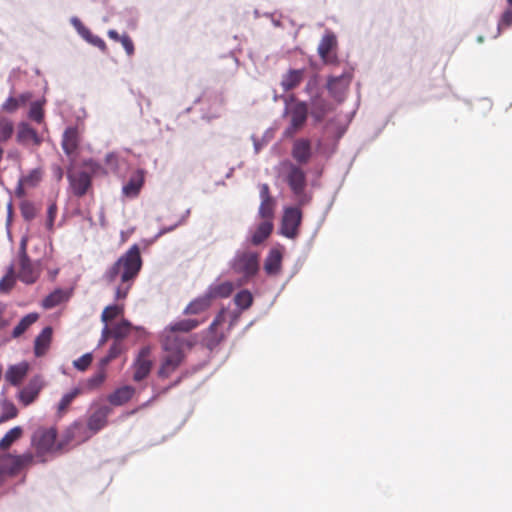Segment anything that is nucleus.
Returning <instances> with one entry per match:
<instances>
[{"instance_id":"obj_4","label":"nucleus","mask_w":512,"mask_h":512,"mask_svg":"<svg viewBox=\"0 0 512 512\" xmlns=\"http://www.w3.org/2000/svg\"><path fill=\"white\" fill-rule=\"evenodd\" d=\"M284 104L283 116L290 115L291 119L283 135L289 138L293 137L305 126L309 116V105L308 102L298 100L294 95L284 97Z\"/></svg>"},{"instance_id":"obj_33","label":"nucleus","mask_w":512,"mask_h":512,"mask_svg":"<svg viewBox=\"0 0 512 512\" xmlns=\"http://www.w3.org/2000/svg\"><path fill=\"white\" fill-rule=\"evenodd\" d=\"M39 318V314L36 312L25 315L18 324L12 330L11 336L13 338L20 337L32 324H34Z\"/></svg>"},{"instance_id":"obj_8","label":"nucleus","mask_w":512,"mask_h":512,"mask_svg":"<svg viewBox=\"0 0 512 512\" xmlns=\"http://www.w3.org/2000/svg\"><path fill=\"white\" fill-rule=\"evenodd\" d=\"M28 237L23 236L19 243L18 258H19V279L25 284H33L39 277V272L36 270L34 264L27 254Z\"/></svg>"},{"instance_id":"obj_35","label":"nucleus","mask_w":512,"mask_h":512,"mask_svg":"<svg viewBox=\"0 0 512 512\" xmlns=\"http://www.w3.org/2000/svg\"><path fill=\"white\" fill-rule=\"evenodd\" d=\"M234 303L241 310L250 308L253 304V295L251 291L248 289H242L237 292L234 296Z\"/></svg>"},{"instance_id":"obj_23","label":"nucleus","mask_w":512,"mask_h":512,"mask_svg":"<svg viewBox=\"0 0 512 512\" xmlns=\"http://www.w3.org/2000/svg\"><path fill=\"white\" fill-rule=\"evenodd\" d=\"M53 329L51 326H46L39 333V335L34 340V354L37 357L43 356L48 348L50 347L52 341Z\"/></svg>"},{"instance_id":"obj_3","label":"nucleus","mask_w":512,"mask_h":512,"mask_svg":"<svg viewBox=\"0 0 512 512\" xmlns=\"http://www.w3.org/2000/svg\"><path fill=\"white\" fill-rule=\"evenodd\" d=\"M229 269L238 278L236 287H242L254 280L260 272V254L248 248L237 249L227 263Z\"/></svg>"},{"instance_id":"obj_22","label":"nucleus","mask_w":512,"mask_h":512,"mask_svg":"<svg viewBox=\"0 0 512 512\" xmlns=\"http://www.w3.org/2000/svg\"><path fill=\"white\" fill-rule=\"evenodd\" d=\"M72 290L56 288L42 300L44 309H52L70 299Z\"/></svg>"},{"instance_id":"obj_57","label":"nucleus","mask_w":512,"mask_h":512,"mask_svg":"<svg viewBox=\"0 0 512 512\" xmlns=\"http://www.w3.org/2000/svg\"><path fill=\"white\" fill-rule=\"evenodd\" d=\"M104 327L102 329V333H101V339L99 341V346L104 344L109 337H112V332H111V329L110 327L108 326V324L104 323Z\"/></svg>"},{"instance_id":"obj_64","label":"nucleus","mask_w":512,"mask_h":512,"mask_svg":"<svg viewBox=\"0 0 512 512\" xmlns=\"http://www.w3.org/2000/svg\"><path fill=\"white\" fill-rule=\"evenodd\" d=\"M220 116V112L218 110L212 111L209 110L206 112V114L203 116L204 119H207L208 121L218 118Z\"/></svg>"},{"instance_id":"obj_26","label":"nucleus","mask_w":512,"mask_h":512,"mask_svg":"<svg viewBox=\"0 0 512 512\" xmlns=\"http://www.w3.org/2000/svg\"><path fill=\"white\" fill-rule=\"evenodd\" d=\"M144 184V173L142 170L132 175L127 183L123 186L122 192L127 197H136Z\"/></svg>"},{"instance_id":"obj_45","label":"nucleus","mask_w":512,"mask_h":512,"mask_svg":"<svg viewBox=\"0 0 512 512\" xmlns=\"http://www.w3.org/2000/svg\"><path fill=\"white\" fill-rule=\"evenodd\" d=\"M21 215L26 221H31L36 216V209L32 202L23 201L20 205Z\"/></svg>"},{"instance_id":"obj_17","label":"nucleus","mask_w":512,"mask_h":512,"mask_svg":"<svg viewBox=\"0 0 512 512\" xmlns=\"http://www.w3.org/2000/svg\"><path fill=\"white\" fill-rule=\"evenodd\" d=\"M291 156L298 166L307 164L312 157V146L310 140L299 138L294 141L291 149Z\"/></svg>"},{"instance_id":"obj_58","label":"nucleus","mask_w":512,"mask_h":512,"mask_svg":"<svg viewBox=\"0 0 512 512\" xmlns=\"http://www.w3.org/2000/svg\"><path fill=\"white\" fill-rule=\"evenodd\" d=\"M222 338H223L222 336H217V335L209 338L206 341L207 348L210 350H213L222 341Z\"/></svg>"},{"instance_id":"obj_47","label":"nucleus","mask_w":512,"mask_h":512,"mask_svg":"<svg viewBox=\"0 0 512 512\" xmlns=\"http://www.w3.org/2000/svg\"><path fill=\"white\" fill-rule=\"evenodd\" d=\"M346 131L347 125H339L336 127L334 132L335 143L333 148L328 153L324 152L326 154V157H330L335 152L338 141L343 137Z\"/></svg>"},{"instance_id":"obj_32","label":"nucleus","mask_w":512,"mask_h":512,"mask_svg":"<svg viewBox=\"0 0 512 512\" xmlns=\"http://www.w3.org/2000/svg\"><path fill=\"white\" fill-rule=\"evenodd\" d=\"M83 429L82 423L76 421L70 427H68L63 433L60 441L56 445V449L62 450L66 445H68L72 440H74L78 433Z\"/></svg>"},{"instance_id":"obj_16","label":"nucleus","mask_w":512,"mask_h":512,"mask_svg":"<svg viewBox=\"0 0 512 512\" xmlns=\"http://www.w3.org/2000/svg\"><path fill=\"white\" fill-rule=\"evenodd\" d=\"M70 24L74 27L77 34L85 40L87 43L97 47L102 52L106 50V44L102 38L97 35L92 34V32L82 23V21L77 16H72L70 18Z\"/></svg>"},{"instance_id":"obj_30","label":"nucleus","mask_w":512,"mask_h":512,"mask_svg":"<svg viewBox=\"0 0 512 512\" xmlns=\"http://www.w3.org/2000/svg\"><path fill=\"white\" fill-rule=\"evenodd\" d=\"M212 302L206 292L197 298L193 299L184 309L183 314L185 315H197L211 306Z\"/></svg>"},{"instance_id":"obj_25","label":"nucleus","mask_w":512,"mask_h":512,"mask_svg":"<svg viewBox=\"0 0 512 512\" xmlns=\"http://www.w3.org/2000/svg\"><path fill=\"white\" fill-rule=\"evenodd\" d=\"M234 290V284L230 281H224L222 283H212L205 290L206 294L210 298L211 302L218 298L229 297Z\"/></svg>"},{"instance_id":"obj_43","label":"nucleus","mask_w":512,"mask_h":512,"mask_svg":"<svg viewBox=\"0 0 512 512\" xmlns=\"http://www.w3.org/2000/svg\"><path fill=\"white\" fill-rule=\"evenodd\" d=\"M122 313V308L117 305H109L107 306L102 314H101V321L108 324V321L114 319L119 314Z\"/></svg>"},{"instance_id":"obj_44","label":"nucleus","mask_w":512,"mask_h":512,"mask_svg":"<svg viewBox=\"0 0 512 512\" xmlns=\"http://www.w3.org/2000/svg\"><path fill=\"white\" fill-rule=\"evenodd\" d=\"M14 132L13 123L9 120L0 121V141L5 142L11 138Z\"/></svg>"},{"instance_id":"obj_36","label":"nucleus","mask_w":512,"mask_h":512,"mask_svg":"<svg viewBox=\"0 0 512 512\" xmlns=\"http://www.w3.org/2000/svg\"><path fill=\"white\" fill-rule=\"evenodd\" d=\"M22 428L15 426L10 429L0 440V449H8L14 442H16L22 435Z\"/></svg>"},{"instance_id":"obj_12","label":"nucleus","mask_w":512,"mask_h":512,"mask_svg":"<svg viewBox=\"0 0 512 512\" xmlns=\"http://www.w3.org/2000/svg\"><path fill=\"white\" fill-rule=\"evenodd\" d=\"M44 387V381L40 375H35L29 382L19 391V401L24 405L28 406L32 404L38 397L40 391Z\"/></svg>"},{"instance_id":"obj_49","label":"nucleus","mask_w":512,"mask_h":512,"mask_svg":"<svg viewBox=\"0 0 512 512\" xmlns=\"http://www.w3.org/2000/svg\"><path fill=\"white\" fill-rule=\"evenodd\" d=\"M274 202H261L259 206V215L262 218H271L273 217V206Z\"/></svg>"},{"instance_id":"obj_27","label":"nucleus","mask_w":512,"mask_h":512,"mask_svg":"<svg viewBox=\"0 0 512 512\" xmlns=\"http://www.w3.org/2000/svg\"><path fill=\"white\" fill-rule=\"evenodd\" d=\"M62 149L66 155H71L78 147V130L76 127H67L62 136Z\"/></svg>"},{"instance_id":"obj_40","label":"nucleus","mask_w":512,"mask_h":512,"mask_svg":"<svg viewBox=\"0 0 512 512\" xmlns=\"http://www.w3.org/2000/svg\"><path fill=\"white\" fill-rule=\"evenodd\" d=\"M14 284V267L10 265L7 274L0 280V292L8 293L13 288Z\"/></svg>"},{"instance_id":"obj_52","label":"nucleus","mask_w":512,"mask_h":512,"mask_svg":"<svg viewBox=\"0 0 512 512\" xmlns=\"http://www.w3.org/2000/svg\"><path fill=\"white\" fill-rule=\"evenodd\" d=\"M198 369H199V367L195 366V367H193V369L191 371L190 370L183 371L182 374L173 383H171L168 387H166L163 391L167 392L170 388L179 385L184 378H187L192 373L197 372Z\"/></svg>"},{"instance_id":"obj_13","label":"nucleus","mask_w":512,"mask_h":512,"mask_svg":"<svg viewBox=\"0 0 512 512\" xmlns=\"http://www.w3.org/2000/svg\"><path fill=\"white\" fill-rule=\"evenodd\" d=\"M337 46V38L333 32H326L318 45L317 51L325 64H335L337 56L331 55L330 52Z\"/></svg>"},{"instance_id":"obj_46","label":"nucleus","mask_w":512,"mask_h":512,"mask_svg":"<svg viewBox=\"0 0 512 512\" xmlns=\"http://www.w3.org/2000/svg\"><path fill=\"white\" fill-rule=\"evenodd\" d=\"M18 410L14 404L10 403L4 407L3 413L0 415V423L8 421L17 416Z\"/></svg>"},{"instance_id":"obj_7","label":"nucleus","mask_w":512,"mask_h":512,"mask_svg":"<svg viewBox=\"0 0 512 512\" xmlns=\"http://www.w3.org/2000/svg\"><path fill=\"white\" fill-rule=\"evenodd\" d=\"M302 218L303 214L299 207H285L281 219L279 233L288 239H295L298 236Z\"/></svg>"},{"instance_id":"obj_59","label":"nucleus","mask_w":512,"mask_h":512,"mask_svg":"<svg viewBox=\"0 0 512 512\" xmlns=\"http://www.w3.org/2000/svg\"><path fill=\"white\" fill-rule=\"evenodd\" d=\"M227 313V310L225 308H222L215 316L213 321L216 322L217 325L222 324L226 320Z\"/></svg>"},{"instance_id":"obj_18","label":"nucleus","mask_w":512,"mask_h":512,"mask_svg":"<svg viewBox=\"0 0 512 512\" xmlns=\"http://www.w3.org/2000/svg\"><path fill=\"white\" fill-rule=\"evenodd\" d=\"M16 140L23 146L28 145L30 142H33L35 145H40L42 142L37 131L24 121L20 122L17 126Z\"/></svg>"},{"instance_id":"obj_37","label":"nucleus","mask_w":512,"mask_h":512,"mask_svg":"<svg viewBox=\"0 0 512 512\" xmlns=\"http://www.w3.org/2000/svg\"><path fill=\"white\" fill-rule=\"evenodd\" d=\"M106 379V371L97 367V371L89 377L85 382V388L88 390H94L101 386Z\"/></svg>"},{"instance_id":"obj_2","label":"nucleus","mask_w":512,"mask_h":512,"mask_svg":"<svg viewBox=\"0 0 512 512\" xmlns=\"http://www.w3.org/2000/svg\"><path fill=\"white\" fill-rule=\"evenodd\" d=\"M142 264L140 247L138 244H133L105 271L102 279L109 284L113 283L120 275L121 284L115 289L116 300L127 297L132 282L141 271Z\"/></svg>"},{"instance_id":"obj_54","label":"nucleus","mask_w":512,"mask_h":512,"mask_svg":"<svg viewBox=\"0 0 512 512\" xmlns=\"http://www.w3.org/2000/svg\"><path fill=\"white\" fill-rule=\"evenodd\" d=\"M259 196L261 202H274V199L270 195L269 186L266 183L261 184Z\"/></svg>"},{"instance_id":"obj_24","label":"nucleus","mask_w":512,"mask_h":512,"mask_svg":"<svg viewBox=\"0 0 512 512\" xmlns=\"http://www.w3.org/2000/svg\"><path fill=\"white\" fill-rule=\"evenodd\" d=\"M29 365L23 361L21 363L11 365L5 373V379L13 386H19L23 378L27 375Z\"/></svg>"},{"instance_id":"obj_9","label":"nucleus","mask_w":512,"mask_h":512,"mask_svg":"<svg viewBox=\"0 0 512 512\" xmlns=\"http://www.w3.org/2000/svg\"><path fill=\"white\" fill-rule=\"evenodd\" d=\"M353 79L352 70H344L340 75H330L327 78L326 88L330 96L337 101L342 103L345 100V93Z\"/></svg>"},{"instance_id":"obj_39","label":"nucleus","mask_w":512,"mask_h":512,"mask_svg":"<svg viewBox=\"0 0 512 512\" xmlns=\"http://www.w3.org/2000/svg\"><path fill=\"white\" fill-rule=\"evenodd\" d=\"M45 100H37L30 104L28 117L37 123H41L44 119L43 104Z\"/></svg>"},{"instance_id":"obj_41","label":"nucleus","mask_w":512,"mask_h":512,"mask_svg":"<svg viewBox=\"0 0 512 512\" xmlns=\"http://www.w3.org/2000/svg\"><path fill=\"white\" fill-rule=\"evenodd\" d=\"M93 361V354L91 352H87L83 354L81 357L73 361V367L80 372H84L88 369Z\"/></svg>"},{"instance_id":"obj_63","label":"nucleus","mask_w":512,"mask_h":512,"mask_svg":"<svg viewBox=\"0 0 512 512\" xmlns=\"http://www.w3.org/2000/svg\"><path fill=\"white\" fill-rule=\"evenodd\" d=\"M24 185V182L21 179H19L15 189V194L19 198L25 195Z\"/></svg>"},{"instance_id":"obj_53","label":"nucleus","mask_w":512,"mask_h":512,"mask_svg":"<svg viewBox=\"0 0 512 512\" xmlns=\"http://www.w3.org/2000/svg\"><path fill=\"white\" fill-rule=\"evenodd\" d=\"M317 87H318V75H313L305 86V91L310 94V96L317 93Z\"/></svg>"},{"instance_id":"obj_60","label":"nucleus","mask_w":512,"mask_h":512,"mask_svg":"<svg viewBox=\"0 0 512 512\" xmlns=\"http://www.w3.org/2000/svg\"><path fill=\"white\" fill-rule=\"evenodd\" d=\"M6 309V305L2 302H0V330L8 326L9 321L4 319L3 313Z\"/></svg>"},{"instance_id":"obj_51","label":"nucleus","mask_w":512,"mask_h":512,"mask_svg":"<svg viewBox=\"0 0 512 512\" xmlns=\"http://www.w3.org/2000/svg\"><path fill=\"white\" fill-rule=\"evenodd\" d=\"M512 24V10L507 9L503 12L499 22L498 29L500 30L503 27H509Z\"/></svg>"},{"instance_id":"obj_14","label":"nucleus","mask_w":512,"mask_h":512,"mask_svg":"<svg viewBox=\"0 0 512 512\" xmlns=\"http://www.w3.org/2000/svg\"><path fill=\"white\" fill-rule=\"evenodd\" d=\"M111 413V408L103 405L98 407L87 420V428L90 431V435L86 436V439L92 435L98 433L107 425V418Z\"/></svg>"},{"instance_id":"obj_29","label":"nucleus","mask_w":512,"mask_h":512,"mask_svg":"<svg viewBox=\"0 0 512 512\" xmlns=\"http://www.w3.org/2000/svg\"><path fill=\"white\" fill-rule=\"evenodd\" d=\"M304 69H290L282 76L280 85L285 92L296 88L304 78Z\"/></svg>"},{"instance_id":"obj_34","label":"nucleus","mask_w":512,"mask_h":512,"mask_svg":"<svg viewBox=\"0 0 512 512\" xmlns=\"http://www.w3.org/2000/svg\"><path fill=\"white\" fill-rule=\"evenodd\" d=\"M123 351L122 344L119 342H114L107 354L102 357L98 362V367L106 371V367L109 365V363L117 358Z\"/></svg>"},{"instance_id":"obj_38","label":"nucleus","mask_w":512,"mask_h":512,"mask_svg":"<svg viewBox=\"0 0 512 512\" xmlns=\"http://www.w3.org/2000/svg\"><path fill=\"white\" fill-rule=\"evenodd\" d=\"M81 393V389L79 387H74L73 389H71L69 392L65 393L58 405H57V409H58V412L59 413H62L64 412L68 407L69 405L73 402V400Z\"/></svg>"},{"instance_id":"obj_48","label":"nucleus","mask_w":512,"mask_h":512,"mask_svg":"<svg viewBox=\"0 0 512 512\" xmlns=\"http://www.w3.org/2000/svg\"><path fill=\"white\" fill-rule=\"evenodd\" d=\"M120 43L122 44L128 56H132L134 54V43L128 34L124 33L121 35Z\"/></svg>"},{"instance_id":"obj_20","label":"nucleus","mask_w":512,"mask_h":512,"mask_svg":"<svg viewBox=\"0 0 512 512\" xmlns=\"http://www.w3.org/2000/svg\"><path fill=\"white\" fill-rule=\"evenodd\" d=\"M283 254L279 248H271L264 260V270L270 275H276L282 267Z\"/></svg>"},{"instance_id":"obj_61","label":"nucleus","mask_w":512,"mask_h":512,"mask_svg":"<svg viewBox=\"0 0 512 512\" xmlns=\"http://www.w3.org/2000/svg\"><path fill=\"white\" fill-rule=\"evenodd\" d=\"M251 139L253 141L254 152L255 154H258L265 145V143L262 140L257 139L255 135H252Z\"/></svg>"},{"instance_id":"obj_1","label":"nucleus","mask_w":512,"mask_h":512,"mask_svg":"<svg viewBox=\"0 0 512 512\" xmlns=\"http://www.w3.org/2000/svg\"><path fill=\"white\" fill-rule=\"evenodd\" d=\"M196 319H182L167 325L160 333V342L165 355L157 371L158 377L165 379L175 372L185 361L187 352L197 343V335L179 336L177 332L188 333L198 327Z\"/></svg>"},{"instance_id":"obj_56","label":"nucleus","mask_w":512,"mask_h":512,"mask_svg":"<svg viewBox=\"0 0 512 512\" xmlns=\"http://www.w3.org/2000/svg\"><path fill=\"white\" fill-rule=\"evenodd\" d=\"M178 227V224H176V222L170 226H163L162 228H160V230L158 231V233L154 236L153 240L152 241H155L157 240L159 237L169 233V232H172L174 231L176 228Z\"/></svg>"},{"instance_id":"obj_5","label":"nucleus","mask_w":512,"mask_h":512,"mask_svg":"<svg viewBox=\"0 0 512 512\" xmlns=\"http://www.w3.org/2000/svg\"><path fill=\"white\" fill-rule=\"evenodd\" d=\"M287 169L285 174V181L294 194L299 205H304L310 201V198L305 192L307 186V177L304 170L297 164L285 160L281 164Z\"/></svg>"},{"instance_id":"obj_31","label":"nucleus","mask_w":512,"mask_h":512,"mask_svg":"<svg viewBox=\"0 0 512 512\" xmlns=\"http://www.w3.org/2000/svg\"><path fill=\"white\" fill-rule=\"evenodd\" d=\"M114 342H119L125 339L132 330V323L127 319H122L120 322L110 327Z\"/></svg>"},{"instance_id":"obj_62","label":"nucleus","mask_w":512,"mask_h":512,"mask_svg":"<svg viewBox=\"0 0 512 512\" xmlns=\"http://www.w3.org/2000/svg\"><path fill=\"white\" fill-rule=\"evenodd\" d=\"M57 214V205L55 202H52L47 209V219H55Z\"/></svg>"},{"instance_id":"obj_55","label":"nucleus","mask_w":512,"mask_h":512,"mask_svg":"<svg viewBox=\"0 0 512 512\" xmlns=\"http://www.w3.org/2000/svg\"><path fill=\"white\" fill-rule=\"evenodd\" d=\"M33 97L31 92H23L16 97L19 108L26 105Z\"/></svg>"},{"instance_id":"obj_21","label":"nucleus","mask_w":512,"mask_h":512,"mask_svg":"<svg viewBox=\"0 0 512 512\" xmlns=\"http://www.w3.org/2000/svg\"><path fill=\"white\" fill-rule=\"evenodd\" d=\"M308 105L310 108L309 114H311L315 122H321L328 111L327 101L321 95L316 93L310 97Z\"/></svg>"},{"instance_id":"obj_10","label":"nucleus","mask_w":512,"mask_h":512,"mask_svg":"<svg viewBox=\"0 0 512 512\" xmlns=\"http://www.w3.org/2000/svg\"><path fill=\"white\" fill-rule=\"evenodd\" d=\"M33 455L31 453H24L21 455H12L10 453L4 455L0 462V476L18 474L25 466L31 464Z\"/></svg>"},{"instance_id":"obj_11","label":"nucleus","mask_w":512,"mask_h":512,"mask_svg":"<svg viewBox=\"0 0 512 512\" xmlns=\"http://www.w3.org/2000/svg\"><path fill=\"white\" fill-rule=\"evenodd\" d=\"M151 348L149 346L142 347L133 361L132 367L135 369L133 380L140 382L144 380L151 372L153 363L149 359Z\"/></svg>"},{"instance_id":"obj_15","label":"nucleus","mask_w":512,"mask_h":512,"mask_svg":"<svg viewBox=\"0 0 512 512\" xmlns=\"http://www.w3.org/2000/svg\"><path fill=\"white\" fill-rule=\"evenodd\" d=\"M67 179L74 195L77 197L84 196L92 184V178L86 171H80L76 174L68 172Z\"/></svg>"},{"instance_id":"obj_19","label":"nucleus","mask_w":512,"mask_h":512,"mask_svg":"<svg viewBox=\"0 0 512 512\" xmlns=\"http://www.w3.org/2000/svg\"><path fill=\"white\" fill-rule=\"evenodd\" d=\"M272 231L273 223L271 221H263L252 234L246 237L244 244L261 245L271 235Z\"/></svg>"},{"instance_id":"obj_28","label":"nucleus","mask_w":512,"mask_h":512,"mask_svg":"<svg viewBox=\"0 0 512 512\" xmlns=\"http://www.w3.org/2000/svg\"><path fill=\"white\" fill-rule=\"evenodd\" d=\"M135 388L130 385H124L117 388L108 396V401L113 406H121L128 402L134 395Z\"/></svg>"},{"instance_id":"obj_6","label":"nucleus","mask_w":512,"mask_h":512,"mask_svg":"<svg viewBox=\"0 0 512 512\" xmlns=\"http://www.w3.org/2000/svg\"><path fill=\"white\" fill-rule=\"evenodd\" d=\"M57 430L54 427H40L31 437L32 446L36 450V456L42 457L47 453L59 451L56 449Z\"/></svg>"},{"instance_id":"obj_42","label":"nucleus","mask_w":512,"mask_h":512,"mask_svg":"<svg viewBox=\"0 0 512 512\" xmlns=\"http://www.w3.org/2000/svg\"><path fill=\"white\" fill-rule=\"evenodd\" d=\"M42 172L39 168L32 169L28 175L22 176L21 179L25 185L35 187L41 181Z\"/></svg>"},{"instance_id":"obj_50","label":"nucleus","mask_w":512,"mask_h":512,"mask_svg":"<svg viewBox=\"0 0 512 512\" xmlns=\"http://www.w3.org/2000/svg\"><path fill=\"white\" fill-rule=\"evenodd\" d=\"M1 108L3 111H5L7 113L15 112L19 108L16 97L9 96L6 99V101L2 104Z\"/></svg>"}]
</instances>
